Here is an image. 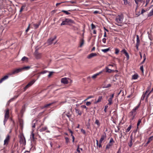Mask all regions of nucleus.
Returning <instances> with one entry per match:
<instances>
[{"instance_id": "28", "label": "nucleus", "mask_w": 153, "mask_h": 153, "mask_svg": "<svg viewBox=\"0 0 153 153\" xmlns=\"http://www.w3.org/2000/svg\"><path fill=\"white\" fill-rule=\"evenodd\" d=\"M153 136H152L150 137L148 139L147 142L146 143V144H148L153 139Z\"/></svg>"}, {"instance_id": "16", "label": "nucleus", "mask_w": 153, "mask_h": 153, "mask_svg": "<svg viewBox=\"0 0 153 153\" xmlns=\"http://www.w3.org/2000/svg\"><path fill=\"white\" fill-rule=\"evenodd\" d=\"M102 96H100L98 97V99L97 101H96L94 102V103L96 104L97 103L100 102L102 100Z\"/></svg>"}, {"instance_id": "27", "label": "nucleus", "mask_w": 153, "mask_h": 153, "mask_svg": "<svg viewBox=\"0 0 153 153\" xmlns=\"http://www.w3.org/2000/svg\"><path fill=\"white\" fill-rule=\"evenodd\" d=\"M124 1V4L125 5L128 4L130 5V2L128 1L127 0H123Z\"/></svg>"}, {"instance_id": "49", "label": "nucleus", "mask_w": 153, "mask_h": 153, "mask_svg": "<svg viewBox=\"0 0 153 153\" xmlns=\"http://www.w3.org/2000/svg\"><path fill=\"white\" fill-rule=\"evenodd\" d=\"M87 128L89 129L90 127V123L89 122H88L87 124L86 125Z\"/></svg>"}, {"instance_id": "51", "label": "nucleus", "mask_w": 153, "mask_h": 153, "mask_svg": "<svg viewBox=\"0 0 153 153\" xmlns=\"http://www.w3.org/2000/svg\"><path fill=\"white\" fill-rule=\"evenodd\" d=\"M114 140L113 138L112 137L111 138L109 143H114Z\"/></svg>"}, {"instance_id": "62", "label": "nucleus", "mask_w": 153, "mask_h": 153, "mask_svg": "<svg viewBox=\"0 0 153 153\" xmlns=\"http://www.w3.org/2000/svg\"><path fill=\"white\" fill-rule=\"evenodd\" d=\"M146 0V4L145 5V6L146 7L147 5L149 3L150 0Z\"/></svg>"}, {"instance_id": "6", "label": "nucleus", "mask_w": 153, "mask_h": 153, "mask_svg": "<svg viewBox=\"0 0 153 153\" xmlns=\"http://www.w3.org/2000/svg\"><path fill=\"white\" fill-rule=\"evenodd\" d=\"M75 25V22L73 20L68 18V25L74 27Z\"/></svg>"}, {"instance_id": "34", "label": "nucleus", "mask_w": 153, "mask_h": 153, "mask_svg": "<svg viewBox=\"0 0 153 153\" xmlns=\"http://www.w3.org/2000/svg\"><path fill=\"white\" fill-rule=\"evenodd\" d=\"M143 57L144 58V59H143V61L140 63L141 64H143L144 62L145 61V60L146 59V55L145 54H144Z\"/></svg>"}, {"instance_id": "11", "label": "nucleus", "mask_w": 153, "mask_h": 153, "mask_svg": "<svg viewBox=\"0 0 153 153\" xmlns=\"http://www.w3.org/2000/svg\"><path fill=\"white\" fill-rule=\"evenodd\" d=\"M106 138V133L104 132L103 134L102 135L101 138L100 140L102 141L104 140V139Z\"/></svg>"}, {"instance_id": "40", "label": "nucleus", "mask_w": 153, "mask_h": 153, "mask_svg": "<svg viewBox=\"0 0 153 153\" xmlns=\"http://www.w3.org/2000/svg\"><path fill=\"white\" fill-rule=\"evenodd\" d=\"M124 54L127 58V60H128L129 58V56L128 53L127 52H125V53Z\"/></svg>"}, {"instance_id": "4", "label": "nucleus", "mask_w": 153, "mask_h": 153, "mask_svg": "<svg viewBox=\"0 0 153 153\" xmlns=\"http://www.w3.org/2000/svg\"><path fill=\"white\" fill-rule=\"evenodd\" d=\"M123 15H118L117 16L115 19V21L118 23H121L123 22Z\"/></svg>"}, {"instance_id": "38", "label": "nucleus", "mask_w": 153, "mask_h": 153, "mask_svg": "<svg viewBox=\"0 0 153 153\" xmlns=\"http://www.w3.org/2000/svg\"><path fill=\"white\" fill-rule=\"evenodd\" d=\"M18 97V96H15L13 98H11L9 100L10 102L14 101L15 99H16Z\"/></svg>"}, {"instance_id": "45", "label": "nucleus", "mask_w": 153, "mask_h": 153, "mask_svg": "<svg viewBox=\"0 0 153 153\" xmlns=\"http://www.w3.org/2000/svg\"><path fill=\"white\" fill-rule=\"evenodd\" d=\"M52 103H50L48 104H45L44 106V108H47L49 106H50L51 105H52Z\"/></svg>"}, {"instance_id": "5", "label": "nucleus", "mask_w": 153, "mask_h": 153, "mask_svg": "<svg viewBox=\"0 0 153 153\" xmlns=\"http://www.w3.org/2000/svg\"><path fill=\"white\" fill-rule=\"evenodd\" d=\"M34 79L30 81L29 83L24 87V91H25L28 88L31 86L36 81Z\"/></svg>"}, {"instance_id": "47", "label": "nucleus", "mask_w": 153, "mask_h": 153, "mask_svg": "<svg viewBox=\"0 0 153 153\" xmlns=\"http://www.w3.org/2000/svg\"><path fill=\"white\" fill-rule=\"evenodd\" d=\"M96 142H97V146H98V147L99 148H100L102 147V145L101 144H99L98 145V140H96Z\"/></svg>"}, {"instance_id": "60", "label": "nucleus", "mask_w": 153, "mask_h": 153, "mask_svg": "<svg viewBox=\"0 0 153 153\" xmlns=\"http://www.w3.org/2000/svg\"><path fill=\"white\" fill-rule=\"evenodd\" d=\"M91 104V102H86V105L87 106L90 105Z\"/></svg>"}, {"instance_id": "22", "label": "nucleus", "mask_w": 153, "mask_h": 153, "mask_svg": "<svg viewBox=\"0 0 153 153\" xmlns=\"http://www.w3.org/2000/svg\"><path fill=\"white\" fill-rule=\"evenodd\" d=\"M113 145V143H109L106 145V149H108L110 148V147Z\"/></svg>"}, {"instance_id": "63", "label": "nucleus", "mask_w": 153, "mask_h": 153, "mask_svg": "<svg viewBox=\"0 0 153 153\" xmlns=\"http://www.w3.org/2000/svg\"><path fill=\"white\" fill-rule=\"evenodd\" d=\"M121 147H120L119 148V149H118V151L117 152V153H121Z\"/></svg>"}, {"instance_id": "50", "label": "nucleus", "mask_w": 153, "mask_h": 153, "mask_svg": "<svg viewBox=\"0 0 153 153\" xmlns=\"http://www.w3.org/2000/svg\"><path fill=\"white\" fill-rule=\"evenodd\" d=\"M35 122L34 123V121H33V123H32V128H35V123H36V121H35Z\"/></svg>"}, {"instance_id": "52", "label": "nucleus", "mask_w": 153, "mask_h": 153, "mask_svg": "<svg viewBox=\"0 0 153 153\" xmlns=\"http://www.w3.org/2000/svg\"><path fill=\"white\" fill-rule=\"evenodd\" d=\"M79 145H78V146H77V149H76L77 151L79 153H80V151L79 150L80 149H79Z\"/></svg>"}, {"instance_id": "44", "label": "nucleus", "mask_w": 153, "mask_h": 153, "mask_svg": "<svg viewBox=\"0 0 153 153\" xmlns=\"http://www.w3.org/2000/svg\"><path fill=\"white\" fill-rule=\"evenodd\" d=\"M151 88V86H149L147 88V89L145 92V94H147L149 92V91L150 89Z\"/></svg>"}, {"instance_id": "61", "label": "nucleus", "mask_w": 153, "mask_h": 153, "mask_svg": "<svg viewBox=\"0 0 153 153\" xmlns=\"http://www.w3.org/2000/svg\"><path fill=\"white\" fill-rule=\"evenodd\" d=\"M121 52L123 53L124 54H125V52H126L127 51L125 49H123L122 51H121Z\"/></svg>"}, {"instance_id": "9", "label": "nucleus", "mask_w": 153, "mask_h": 153, "mask_svg": "<svg viewBox=\"0 0 153 153\" xmlns=\"http://www.w3.org/2000/svg\"><path fill=\"white\" fill-rule=\"evenodd\" d=\"M61 82L64 84H67V78L66 77L63 78L61 79Z\"/></svg>"}, {"instance_id": "29", "label": "nucleus", "mask_w": 153, "mask_h": 153, "mask_svg": "<svg viewBox=\"0 0 153 153\" xmlns=\"http://www.w3.org/2000/svg\"><path fill=\"white\" fill-rule=\"evenodd\" d=\"M84 43V40L83 39H81L80 44L79 46L80 47H81Z\"/></svg>"}, {"instance_id": "8", "label": "nucleus", "mask_w": 153, "mask_h": 153, "mask_svg": "<svg viewBox=\"0 0 153 153\" xmlns=\"http://www.w3.org/2000/svg\"><path fill=\"white\" fill-rule=\"evenodd\" d=\"M56 38V36H55L53 38H50L48 39L47 42L48 44L49 45L51 44L54 40Z\"/></svg>"}, {"instance_id": "37", "label": "nucleus", "mask_w": 153, "mask_h": 153, "mask_svg": "<svg viewBox=\"0 0 153 153\" xmlns=\"http://www.w3.org/2000/svg\"><path fill=\"white\" fill-rule=\"evenodd\" d=\"M140 40L139 39V36L138 35H137V43L136 44H140Z\"/></svg>"}, {"instance_id": "64", "label": "nucleus", "mask_w": 153, "mask_h": 153, "mask_svg": "<svg viewBox=\"0 0 153 153\" xmlns=\"http://www.w3.org/2000/svg\"><path fill=\"white\" fill-rule=\"evenodd\" d=\"M30 25L29 24V25L27 28L26 30V33H27L28 31L30 29Z\"/></svg>"}, {"instance_id": "56", "label": "nucleus", "mask_w": 153, "mask_h": 153, "mask_svg": "<svg viewBox=\"0 0 153 153\" xmlns=\"http://www.w3.org/2000/svg\"><path fill=\"white\" fill-rule=\"evenodd\" d=\"M81 107L82 108H85L87 110H88V108L85 105H81Z\"/></svg>"}, {"instance_id": "36", "label": "nucleus", "mask_w": 153, "mask_h": 153, "mask_svg": "<svg viewBox=\"0 0 153 153\" xmlns=\"http://www.w3.org/2000/svg\"><path fill=\"white\" fill-rule=\"evenodd\" d=\"M143 57L144 58V59H143V61L140 63L141 64H143L144 62L145 61V60L146 59V55L145 54H144Z\"/></svg>"}, {"instance_id": "7", "label": "nucleus", "mask_w": 153, "mask_h": 153, "mask_svg": "<svg viewBox=\"0 0 153 153\" xmlns=\"http://www.w3.org/2000/svg\"><path fill=\"white\" fill-rule=\"evenodd\" d=\"M10 139V136L8 135L4 141V145L7 146L8 145Z\"/></svg>"}, {"instance_id": "57", "label": "nucleus", "mask_w": 153, "mask_h": 153, "mask_svg": "<svg viewBox=\"0 0 153 153\" xmlns=\"http://www.w3.org/2000/svg\"><path fill=\"white\" fill-rule=\"evenodd\" d=\"M53 73V72H49V74L48 75V77H49L52 75Z\"/></svg>"}, {"instance_id": "41", "label": "nucleus", "mask_w": 153, "mask_h": 153, "mask_svg": "<svg viewBox=\"0 0 153 153\" xmlns=\"http://www.w3.org/2000/svg\"><path fill=\"white\" fill-rule=\"evenodd\" d=\"M110 50L109 48H107L104 49H102V51L104 53H106L108 51Z\"/></svg>"}, {"instance_id": "33", "label": "nucleus", "mask_w": 153, "mask_h": 153, "mask_svg": "<svg viewBox=\"0 0 153 153\" xmlns=\"http://www.w3.org/2000/svg\"><path fill=\"white\" fill-rule=\"evenodd\" d=\"M108 104L109 105H111L112 103V99L111 98H109L108 100Z\"/></svg>"}, {"instance_id": "20", "label": "nucleus", "mask_w": 153, "mask_h": 153, "mask_svg": "<svg viewBox=\"0 0 153 153\" xmlns=\"http://www.w3.org/2000/svg\"><path fill=\"white\" fill-rule=\"evenodd\" d=\"M67 25V19H65V20L63 21L62 23L61 24V25L62 26Z\"/></svg>"}, {"instance_id": "13", "label": "nucleus", "mask_w": 153, "mask_h": 153, "mask_svg": "<svg viewBox=\"0 0 153 153\" xmlns=\"http://www.w3.org/2000/svg\"><path fill=\"white\" fill-rule=\"evenodd\" d=\"M137 112H135L132 110L129 114L128 116L129 117H132L134 115H136Z\"/></svg>"}, {"instance_id": "32", "label": "nucleus", "mask_w": 153, "mask_h": 153, "mask_svg": "<svg viewBox=\"0 0 153 153\" xmlns=\"http://www.w3.org/2000/svg\"><path fill=\"white\" fill-rule=\"evenodd\" d=\"M147 95V94H145V93L143 94L141 100H143L144 99L145 97L146 96V97Z\"/></svg>"}, {"instance_id": "12", "label": "nucleus", "mask_w": 153, "mask_h": 153, "mask_svg": "<svg viewBox=\"0 0 153 153\" xmlns=\"http://www.w3.org/2000/svg\"><path fill=\"white\" fill-rule=\"evenodd\" d=\"M9 77V76L7 75L5 76L4 77H3V78H2L0 80V83H1L2 82L5 80L7 79Z\"/></svg>"}, {"instance_id": "14", "label": "nucleus", "mask_w": 153, "mask_h": 153, "mask_svg": "<svg viewBox=\"0 0 153 153\" xmlns=\"http://www.w3.org/2000/svg\"><path fill=\"white\" fill-rule=\"evenodd\" d=\"M130 142L128 143V146L130 147H131L132 146V140H133V137L132 136V135L131 134L130 137Z\"/></svg>"}, {"instance_id": "42", "label": "nucleus", "mask_w": 153, "mask_h": 153, "mask_svg": "<svg viewBox=\"0 0 153 153\" xmlns=\"http://www.w3.org/2000/svg\"><path fill=\"white\" fill-rule=\"evenodd\" d=\"M131 128V125H130L128 128L126 129V132H128L129 131Z\"/></svg>"}, {"instance_id": "2", "label": "nucleus", "mask_w": 153, "mask_h": 153, "mask_svg": "<svg viewBox=\"0 0 153 153\" xmlns=\"http://www.w3.org/2000/svg\"><path fill=\"white\" fill-rule=\"evenodd\" d=\"M9 110L8 108H7L6 110L5 111V114L4 117V124L5 125L7 120L9 118Z\"/></svg>"}, {"instance_id": "59", "label": "nucleus", "mask_w": 153, "mask_h": 153, "mask_svg": "<svg viewBox=\"0 0 153 153\" xmlns=\"http://www.w3.org/2000/svg\"><path fill=\"white\" fill-rule=\"evenodd\" d=\"M140 69L142 72L143 73V65L141 66H140Z\"/></svg>"}, {"instance_id": "43", "label": "nucleus", "mask_w": 153, "mask_h": 153, "mask_svg": "<svg viewBox=\"0 0 153 153\" xmlns=\"http://www.w3.org/2000/svg\"><path fill=\"white\" fill-rule=\"evenodd\" d=\"M25 5H23L21 7L19 11L20 12H21L24 9V8L25 7Z\"/></svg>"}, {"instance_id": "46", "label": "nucleus", "mask_w": 153, "mask_h": 153, "mask_svg": "<svg viewBox=\"0 0 153 153\" xmlns=\"http://www.w3.org/2000/svg\"><path fill=\"white\" fill-rule=\"evenodd\" d=\"M95 123L96 124L99 126L100 125V124L98 120L97 119L96 120Z\"/></svg>"}, {"instance_id": "26", "label": "nucleus", "mask_w": 153, "mask_h": 153, "mask_svg": "<svg viewBox=\"0 0 153 153\" xmlns=\"http://www.w3.org/2000/svg\"><path fill=\"white\" fill-rule=\"evenodd\" d=\"M76 112V113H77L79 115H81L82 114L81 112L78 109H75Z\"/></svg>"}, {"instance_id": "23", "label": "nucleus", "mask_w": 153, "mask_h": 153, "mask_svg": "<svg viewBox=\"0 0 153 153\" xmlns=\"http://www.w3.org/2000/svg\"><path fill=\"white\" fill-rule=\"evenodd\" d=\"M47 129V127L45 126L44 127H42V128L40 129L39 130L40 132H42L45 131Z\"/></svg>"}, {"instance_id": "19", "label": "nucleus", "mask_w": 153, "mask_h": 153, "mask_svg": "<svg viewBox=\"0 0 153 153\" xmlns=\"http://www.w3.org/2000/svg\"><path fill=\"white\" fill-rule=\"evenodd\" d=\"M21 60L25 62H27L28 61V58L24 56L22 59Z\"/></svg>"}, {"instance_id": "58", "label": "nucleus", "mask_w": 153, "mask_h": 153, "mask_svg": "<svg viewBox=\"0 0 153 153\" xmlns=\"http://www.w3.org/2000/svg\"><path fill=\"white\" fill-rule=\"evenodd\" d=\"M48 71H42L40 74H45V73H47V72H48Z\"/></svg>"}, {"instance_id": "24", "label": "nucleus", "mask_w": 153, "mask_h": 153, "mask_svg": "<svg viewBox=\"0 0 153 153\" xmlns=\"http://www.w3.org/2000/svg\"><path fill=\"white\" fill-rule=\"evenodd\" d=\"M41 53H39L35 55L37 59H39L41 57Z\"/></svg>"}, {"instance_id": "48", "label": "nucleus", "mask_w": 153, "mask_h": 153, "mask_svg": "<svg viewBox=\"0 0 153 153\" xmlns=\"http://www.w3.org/2000/svg\"><path fill=\"white\" fill-rule=\"evenodd\" d=\"M119 52V50L118 48H116L115 49V53L116 54H118Z\"/></svg>"}, {"instance_id": "55", "label": "nucleus", "mask_w": 153, "mask_h": 153, "mask_svg": "<svg viewBox=\"0 0 153 153\" xmlns=\"http://www.w3.org/2000/svg\"><path fill=\"white\" fill-rule=\"evenodd\" d=\"M91 29H93L96 27L95 25H94L93 23H92L91 24Z\"/></svg>"}, {"instance_id": "1", "label": "nucleus", "mask_w": 153, "mask_h": 153, "mask_svg": "<svg viewBox=\"0 0 153 153\" xmlns=\"http://www.w3.org/2000/svg\"><path fill=\"white\" fill-rule=\"evenodd\" d=\"M30 66H27L16 68L12 71L11 72L8 74V75H11L17 74L24 71L28 70L30 69Z\"/></svg>"}, {"instance_id": "25", "label": "nucleus", "mask_w": 153, "mask_h": 153, "mask_svg": "<svg viewBox=\"0 0 153 153\" xmlns=\"http://www.w3.org/2000/svg\"><path fill=\"white\" fill-rule=\"evenodd\" d=\"M138 77V76L137 74H135L132 76V79H135L137 78Z\"/></svg>"}, {"instance_id": "35", "label": "nucleus", "mask_w": 153, "mask_h": 153, "mask_svg": "<svg viewBox=\"0 0 153 153\" xmlns=\"http://www.w3.org/2000/svg\"><path fill=\"white\" fill-rule=\"evenodd\" d=\"M143 57L144 58V59H143V61L140 63L141 64H143L144 62L145 61V60L146 59V55L145 54H144Z\"/></svg>"}, {"instance_id": "18", "label": "nucleus", "mask_w": 153, "mask_h": 153, "mask_svg": "<svg viewBox=\"0 0 153 153\" xmlns=\"http://www.w3.org/2000/svg\"><path fill=\"white\" fill-rule=\"evenodd\" d=\"M66 116H67V114L65 112H64V113L62 115V117L63 119L66 120V122L67 121L66 118Z\"/></svg>"}, {"instance_id": "54", "label": "nucleus", "mask_w": 153, "mask_h": 153, "mask_svg": "<svg viewBox=\"0 0 153 153\" xmlns=\"http://www.w3.org/2000/svg\"><path fill=\"white\" fill-rule=\"evenodd\" d=\"M39 53L38 52V49H36L35 51V52L34 53V55H35Z\"/></svg>"}, {"instance_id": "15", "label": "nucleus", "mask_w": 153, "mask_h": 153, "mask_svg": "<svg viewBox=\"0 0 153 153\" xmlns=\"http://www.w3.org/2000/svg\"><path fill=\"white\" fill-rule=\"evenodd\" d=\"M105 69L106 70L105 72H106L110 73L112 72H114V70H112L111 69H109L108 67H105Z\"/></svg>"}, {"instance_id": "39", "label": "nucleus", "mask_w": 153, "mask_h": 153, "mask_svg": "<svg viewBox=\"0 0 153 153\" xmlns=\"http://www.w3.org/2000/svg\"><path fill=\"white\" fill-rule=\"evenodd\" d=\"M141 120L140 119L138 120V123L137 124V129H138V126L141 123Z\"/></svg>"}, {"instance_id": "30", "label": "nucleus", "mask_w": 153, "mask_h": 153, "mask_svg": "<svg viewBox=\"0 0 153 153\" xmlns=\"http://www.w3.org/2000/svg\"><path fill=\"white\" fill-rule=\"evenodd\" d=\"M139 106H140V104L138 105L137 106H136L132 110H133V111L134 112H136V111L139 107Z\"/></svg>"}, {"instance_id": "3", "label": "nucleus", "mask_w": 153, "mask_h": 153, "mask_svg": "<svg viewBox=\"0 0 153 153\" xmlns=\"http://www.w3.org/2000/svg\"><path fill=\"white\" fill-rule=\"evenodd\" d=\"M19 137L20 143L21 144H22L23 145H25L26 144V140L23 134L20 133Z\"/></svg>"}, {"instance_id": "31", "label": "nucleus", "mask_w": 153, "mask_h": 153, "mask_svg": "<svg viewBox=\"0 0 153 153\" xmlns=\"http://www.w3.org/2000/svg\"><path fill=\"white\" fill-rule=\"evenodd\" d=\"M30 138L33 140H35L34 134L33 132L32 133L31 135L30 136Z\"/></svg>"}, {"instance_id": "21", "label": "nucleus", "mask_w": 153, "mask_h": 153, "mask_svg": "<svg viewBox=\"0 0 153 153\" xmlns=\"http://www.w3.org/2000/svg\"><path fill=\"white\" fill-rule=\"evenodd\" d=\"M40 25V22H39L38 24H33V25L35 29H36L38 28L39 26Z\"/></svg>"}, {"instance_id": "17", "label": "nucleus", "mask_w": 153, "mask_h": 153, "mask_svg": "<svg viewBox=\"0 0 153 153\" xmlns=\"http://www.w3.org/2000/svg\"><path fill=\"white\" fill-rule=\"evenodd\" d=\"M72 82V80L68 78V86H71Z\"/></svg>"}, {"instance_id": "53", "label": "nucleus", "mask_w": 153, "mask_h": 153, "mask_svg": "<svg viewBox=\"0 0 153 153\" xmlns=\"http://www.w3.org/2000/svg\"><path fill=\"white\" fill-rule=\"evenodd\" d=\"M81 132H82L83 134H86L85 131V130H83L82 128L81 130Z\"/></svg>"}, {"instance_id": "10", "label": "nucleus", "mask_w": 153, "mask_h": 153, "mask_svg": "<svg viewBox=\"0 0 153 153\" xmlns=\"http://www.w3.org/2000/svg\"><path fill=\"white\" fill-rule=\"evenodd\" d=\"M97 54L96 53H91L90 54H89L88 56L87 57V58L88 59H90L92 58V57H93L95 56H97Z\"/></svg>"}]
</instances>
